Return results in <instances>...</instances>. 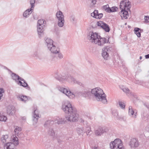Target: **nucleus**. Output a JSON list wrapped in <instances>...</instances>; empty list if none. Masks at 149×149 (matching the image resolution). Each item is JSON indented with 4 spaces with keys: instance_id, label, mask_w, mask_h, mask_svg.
Returning a JSON list of instances; mask_svg holds the SVG:
<instances>
[{
    "instance_id": "17",
    "label": "nucleus",
    "mask_w": 149,
    "mask_h": 149,
    "mask_svg": "<svg viewBox=\"0 0 149 149\" xmlns=\"http://www.w3.org/2000/svg\"><path fill=\"white\" fill-rule=\"evenodd\" d=\"M7 113L10 115H13L15 113L14 107L12 106H9L7 108Z\"/></svg>"
},
{
    "instance_id": "5",
    "label": "nucleus",
    "mask_w": 149,
    "mask_h": 149,
    "mask_svg": "<svg viewBox=\"0 0 149 149\" xmlns=\"http://www.w3.org/2000/svg\"><path fill=\"white\" fill-rule=\"evenodd\" d=\"M55 77L60 81L65 80L73 84H77L79 85L81 84V82L77 80L70 74H67L65 76H64L62 75L60 73L57 72L55 73Z\"/></svg>"
},
{
    "instance_id": "1",
    "label": "nucleus",
    "mask_w": 149,
    "mask_h": 149,
    "mask_svg": "<svg viewBox=\"0 0 149 149\" xmlns=\"http://www.w3.org/2000/svg\"><path fill=\"white\" fill-rule=\"evenodd\" d=\"M62 109L66 114H68L69 122H76L78 120V114L76 109L72 107L71 104L69 101H66L63 103Z\"/></svg>"
},
{
    "instance_id": "6",
    "label": "nucleus",
    "mask_w": 149,
    "mask_h": 149,
    "mask_svg": "<svg viewBox=\"0 0 149 149\" xmlns=\"http://www.w3.org/2000/svg\"><path fill=\"white\" fill-rule=\"evenodd\" d=\"M110 147L111 149H124L122 141L119 139H116L114 141L111 142Z\"/></svg>"
},
{
    "instance_id": "7",
    "label": "nucleus",
    "mask_w": 149,
    "mask_h": 149,
    "mask_svg": "<svg viewBox=\"0 0 149 149\" xmlns=\"http://www.w3.org/2000/svg\"><path fill=\"white\" fill-rule=\"evenodd\" d=\"M13 143H8L4 145V149H15V146H17L19 144L18 139L15 136H13Z\"/></svg>"
},
{
    "instance_id": "42",
    "label": "nucleus",
    "mask_w": 149,
    "mask_h": 149,
    "mask_svg": "<svg viewBox=\"0 0 149 149\" xmlns=\"http://www.w3.org/2000/svg\"><path fill=\"white\" fill-rule=\"evenodd\" d=\"M118 9V8L116 7H113L111 8H110V9H109V12H114L116 11V10Z\"/></svg>"
},
{
    "instance_id": "26",
    "label": "nucleus",
    "mask_w": 149,
    "mask_h": 149,
    "mask_svg": "<svg viewBox=\"0 0 149 149\" xmlns=\"http://www.w3.org/2000/svg\"><path fill=\"white\" fill-rule=\"evenodd\" d=\"M22 130V128L18 126H16L14 130V132L15 133V135L19 136V135L21 134V132Z\"/></svg>"
},
{
    "instance_id": "32",
    "label": "nucleus",
    "mask_w": 149,
    "mask_h": 149,
    "mask_svg": "<svg viewBox=\"0 0 149 149\" xmlns=\"http://www.w3.org/2000/svg\"><path fill=\"white\" fill-rule=\"evenodd\" d=\"M48 134L50 136L54 137L55 135V132L52 128H50L48 131Z\"/></svg>"
},
{
    "instance_id": "11",
    "label": "nucleus",
    "mask_w": 149,
    "mask_h": 149,
    "mask_svg": "<svg viewBox=\"0 0 149 149\" xmlns=\"http://www.w3.org/2000/svg\"><path fill=\"white\" fill-rule=\"evenodd\" d=\"M45 44L47 46L48 49L51 52L53 51V50L56 47L53 45V40L49 38H45Z\"/></svg>"
},
{
    "instance_id": "47",
    "label": "nucleus",
    "mask_w": 149,
    "mask_h": 149,
    "mask_svg": "<svg viewBox=\"0 0 149 149\" xmlns=\"http://www.w3.org/2000/svg\"><path fill=\"white\" fill-rule=\"evenodd\" d=\"M144 19L145 22H149V16H145L144 17Z\"/></svg>"
},
{
    "instance_id": "18",
    "label": "nucleus",
    "mask_w": 149,
    "mask_h": 149,
    "mask_svg": "<svg viewBox=\"0 0 149 149\" xmlns=\"http://www.w3.org/2000/svg\"><path fill=\"white\" fill-rule=\"evenodd\" d=\"M129 114L130 116L132 117L135 118H136L137 112H134L131 106H129Z\"/></svg>"
},
{
    "instance_id": "33",
    "label": "nucleus",
    "mask_w": 149,
    "mask_h": 149,
    "mask_svg": "<svg viewBox=\"0 0 149 149\" xmlns=\"http://www.w3.org/2000/svg\"><path fill=\"white\" fill-rule=\"evenodd\" d=\"M8 138V136L7 135H4L1 138V142L3 144L5 143L6 141V139Z\"/></svg>"
},
{
    "instance_id": "29",
    "label": "nucleus",
    "mask_w": 149,
    "mask_h": 149,
    "mask_svg": "<svg viewBox=\"0 0 149 149\" xmlns=\"http://www.w3.org/2000/svg\"><path fill=\"white\" fill-rule=\"evenodd\" d=\"M70 22L73 24H75L77 22V20L75 16L74 15H71L69 17Z\"/></svg>"
},
{
    "instance_id": "48",
    "label": "nucleus",
    "mask_w": 149,
    "mask_h": 149,
    "mask_svg": "<svg viewBox=\"0 0 149 149\" xmlns=\"http://www.w3.org/2000/svg\"><path fill=\"white\" fill-rule=\"evenodd\" d=\"M21 80H18V82L17 83V84L19 85H20V86H22V84H23L22 82L21 81Z\"/></svg>"
},
{
    "instance_id": "40",
    "label": "nucleus",
    "mask_w": 149,
    "mask_h": 149,
    "mask_svg": "<svg viewBox=\"0 0 149 149\" xmlns=\"http://www.w3.org/2000/svg\"><path fill=\"white\" fill-rule=\"evenodd\" d=\"M7 120L6 116L0 115V121L6 122Z\"/></svg>"
},
{
    "instance_id": "16",
    "label": "nucleus",
    "mask_w": 149,
    "mask_h": 149,
    "mask_svg": "<svg viewBox=\"0 0 149 149\" xmlns=\"http://www.w3.org/2000/svg\"><path fill=\"white\" fill-rule=\"evenodd\" d=\"M91 15L93 17L96 19H100L102 17L103 15L102 13H99L97 10H95L93 12L91 13Z\"/></svg>"
},
{
    "instance_id": "37",
    "label": "nucleus",
    "mask_w": 149,
    "mask_h": 149,
    "mask_svg": "<svg viewBox=\"0 0 149 149\" xmlns=\"http://www.w3.org/2000/svg\"><path fill=\"white\" fill-rule=\"evenodd\" d=\"M22 81H23L24 83L23 84H22V86L24 87H27V89L29 90H30V88L29 86H28V85L27 83L25 81L24 79V80Z\"/></svg>"
},
{
    "instance_id": "3",
    "label": "nucleus",
    "mask_w": 149,
    "mask_h": 149,
    "mask_svg": "<svg viewBox=\"0 0 149 149\" xmlns=\"http://www.w3.org/2000/svg\"><path fill=\"white\" fill-rule=\"evenodd\" d=\"M91 93L97 101H101L104 104H107L106 95L101 88H96L93 89L91 90Z\"/></svg>"
},
{
    "instance_id": "12",
    "label": "nucleus",
    "mask_w": 149,
    "mask_h": 149,
    "mask_svg": "<svg viewBox=\"0 0 149 149\" xmlns=\"http://www.w3.org/2000/svg\"><path fill=\"white\" fill-rule=\"evenodd\" d=\"M96 24L98 26H100L106 32H109L110 30L109 25L102 21L97 22Z\"/></svg>"
},
{
    "instance_id": "35",
    "label": "nucleus",
    "mask_w": 149,
    "mask_h": 149,
    "mask_svg": "<svg viewBox=\"0 0 149 149\" xmlns=\"http://www.w3.org/2000/svg\"><path fill=\"white\" fill-rule=\"evenodd\" d=\"M120 88L123 92L126 93L127 94L129 93L130 91L128 88L124 87L123 86L120 87Z\"/></svg>"
},
{
    "instance_id": "2",
    "label": "nucleus",
    "mask_w": 149,
    "mask_h": 149,
    "mask_svg": "<svg viewBox=\"0 0 149 149\" xmlns=\"http://www.w3.org/2000/svg\"><path fill=\"white\" fill-rule=\"evenodd\" d=\"M87 38L91 42L100 46H103L108 41L106 38H101L100 36L98 35L97 33L93 31L89 32Z\"/></svg>"
},
{
    "instance_id": "24",
    "label": "nucleus",
    "mask_w": 149,
    "mask_h": 149,
    "mask_svg": "<svg viewBox=\"0 0 149 149\" xmlns=\"http://www.w3.org/2000/svg\"><path fill=\"white\" fill-rule=\"evenodd\" d=\"M85 130V132H86L88 135H90L92 133L91 131V128L90 126L88 124H86V125L84 127Z\"/></svg>"
},
{
    "instance_id": "38",
    "label": "nucleus",
    "mask_w": 149,
    "mask_h": 149,
    "mask_svg": "<svg viewBox=\"0 0 149 149\" xmlns=\"http://www.w3.org/2000/svg\"><path fill=\"white\" fill-rule=\"evenodd\" d=\"M118 104L121 109H125V105L123 102L120 101H119L118 102Z\"/></svg>"
},
{
    "instance_id": "23",
    "label": "nucleus",
    "mask_w": 149,
    "mask_h": 149,
    "mask_svg": "<svg viewBox=\"0 0 149 149\" xmlns=\"http://www.w3.org/2000/svg\"><path fill=\"white\" fill-rule=\"evenodd\" d=\"M11 76L12 79L14 80H15L16 81H17V80H21V81H23L24 79L20 77H19L18 75L14 73H12L11 74Z\"/></svg>"
},
{
    "instance_id": "39",
    "label": "nucleus",
    "mask_w": 149,
    "mask_h": 149,
    "mask_svg": "<svg viewBox=\"0 0 149 149\" xmlns=\"http://www.w3.org/2000/svg\"><path fill=\"white\" fill-rule=\"evenodd\" d=\"M30 2L31 6L30 8L33 10V8L35 6L34 3L35 2V0H30Z\"/></svg>"
},
{
    "instance_id": "44",
    "label": "nucleus",
    "mask_w": 149,
    "mask_h": 149,
    "mask_svg": "<svg viewBox=\"0 0 149 149\" xmlns=\"http://www.w3.org/2000/svg\"><path fill=\"white\" fill-rule=\"evenodd\" d=\"M83 93L85 97H87L90 94L91 91L86 90L84 91Z\"/></svg>"
},
{
    "instance_id": "30",
    "label": "nucleus",
    "mask_w": 149,
    "mask_h": 149,
    "mask_svg": "<svg viewBox=\"0 0 149 149\" xmlns=\"http://www.w3.org/2000/svg\"><path fill=\"white\" fill-rule=\"evenodd\" d=\"M139 31H141V29L138 28H135L134 29V33L138 37H141V33Z\"/></svg>"
},
{
    "instance_id": "15",
    "label": "nucleus",
    "mask_w": 149,
    "mask_h": 149,
    "mask_svg": "<svg viewBox=\"0 0 149 149\" xmlns=\"http://www.w3.org/2000/svg\"><path fill=\"white\" fill-rule=\"evenodd\" d=\"M107 130L106 128L100 127L95 130V134L96 136H100L106 132Z\"/></svg>"
},
{
    "instance_id": "4",
    "label": "nucleus",
    "mask_w": 149,
    "mask_h": 149,
    "mask_svg": "<svg viewBox=\"0 0 149 149\" xmlns=\"http://www.w3.org/2000/svg\"><path fill=\"white\" fill-rule=\"evenodd\" d=\"M130 2L128 0H124L121 1L120 8L121 11L119 14L122 19H127L129 15L127 10H130Z\"/></svg>"
},
{
    "instance_id": "21",
    "label": "nucleus",
    "mask_w": 149,
    "mask_h": 149,
    "mask_svg": "<svg viewBox=\"0 0 149 149\" xmlns=\"http://www.w3.org/2000/svg\"><path fill=\"white\" fill-rule=\"evenodd\" d=\"M33 10L31 8L26 10L23 13V16L25 18L28 17L29 16L30 14L31 13Z\"/></svg>"
},
{
    "instance_id": "46",
    "label": "nucleus",
    "mask_w": 149,
    "mask_h": 149,
    "mask_svg": "<svg viewBox=\"0 0 149 149\" xmlns=\"http://www.w3.org/2000/svg\"><path fill=\"white\" fill-rule=\"evenodd\" d=\"M4 91L3 89L2 88H0V100L1 99V97L2 96V93H3Z\"/></svg>"
},
{
    "instance_id": "27",
    "label": "nucleus",
    "mask_w": 149,
    "mask_h": 149,
    "mask_svg": "<svg viewBox=\"0 0 149 149\" xmlns=\"http://www.w3.org/2000/svg\"><path fill=\"white\" fill-rule=\"evenodd\" d=\"M18 97L19 100L24 102H25L28 100V98L26 96L22 95H19ZM29 98H30L29 97Z\"/></svg>"
},
{
    "instance_id": "45",
    "label": "nucleus",
    "mask_w": 149,
    "mask_h": 149,
    "mask_svg": "<svg viewBox=\"0 0 149 149\" xmlns=\"http://www.w3.org/2000/svg\"><path fill=\"white\" fill-rule=\"evenodd\" d=\"M103 9L105 10L106 11L109 12V9H110V8L109 6V5H107L105 6H103Z\"/></svg>"
},
{
    "instance_id": "8",
    "label": "nucleus",
    "mask_w": 149,
    "mask_h": 149,
    "mask_svg": "<svg viewBox=\"0 0 149 149\" xmlns=\"http://www.w3.org/2000/svg\"><path fill=\"white\" fill-rule=\"evenodd\" d=\"M51 52L55 54V55L52 59V61L56 62L58 61V59H61L63 58V55L60 52L59 49L57 47H56L53 50V51Z\"/></svg>"
},
{
    "instance_id": "51",
    "label": "nucleus",
    "mask_w": 149,
    "mask_h": 149,
    "mask_svg": "<svg viewBox=\"0 0 149 149\" xmlns=\"http://www.w3.org/2000/svg\"><path fill=\"white\" fill-rule=\"evenodd\" d=\"M145 57L146 59L149 58V54L147 55H145Z\"/></svg>"
},
{
    "instance_id": "41",
    "label": "nucleus",
    "mask_w": 149,
    "mask_h": 149,
    "mask_svg": "<svg viewBox=\"0 0 149 149\" xmlns=\"http://www.w3.org/2000/svg\"><path fill=\"white\" fill-rule=\"evenodd\" d=\"M62 118L63 121L62 122H63V124H65L67 122H69V119H68V116L63 117Z\"/></svg>"
},
{
    "instance_id": "49",
    "label": "nucleus",
    "mask_w": 149,
    "mask_h": 149,
    "mask_svg": "<svg viewBox=\"0 0 149 149\" xmlns=\"http://www.w3.org/2000/svg\"><path fill=\"white\" fill-rule=\"evenodd\" d=\"M33 56L34 57H36L38 56V52H34V53Z\"/></svg>"
},
{
    "instance_id": "19",
    "label": "nucleus",
    "mask_w": 149,
    "mask_h": 149,
    "mask_svg": "<svg viewBox=\"0 0 149 149\" xmlns=\"http://www.w3.org/2000/svg\"><path fill=\"white\" fill-rule=\"evenodd\" d=\"M37 30L38 35V36L39 38H40V37L42 36L44 34V30L43 28V26H40L37 25Z\"/></svg>"
},
{
    "instance_id": "9",
    "label": "nucleus",
    "mask_w": 149,
    "mask_h": 149,
    "mask_svg": "<svg viewBox=\"0 0 149 149\" xmlns=\"http://www.w3.org/2000/svg\"><path fill=\"white\" fill-rule=\"evenodd\" d=\"M58 89L59 91L65 94L70 99H73L75 97V94L71 92L68 89L60 87L58 88Z\"/></svg>"
},
{
    "instance_id": "25",
    "label": "nucleus",
    "mask_w": 149,
    "mask_h": 149,
    "mask_svg": "<svg viewBox=\"0 0 149 149\" xmlns=\"http://www.w3.org/2000/svg\"><path fill=\"white\" fill-rule=\"evenodd\" d=\"M77 131L79 135H82L85 133L84 128L82 126L78 127L77 129Z\"/></svg>"
},
{
    "instance_id": "50",
    "label": "nucleus",
    "mask_w": 149,
    "mask_h": 149,
    "mask_svg": "<svg viewBox=\"0 0 149 149\" xmlns=\"http://www.w3.org/2000/svg\"><path fill=\"white\" fill-rule=\"evenodd\" d=\"M98 148L97 146H94L92 147L91 148V149H98Z\"/></svg>"
},
{
    "instance_id": "53",
    "label": "nucleus",
    "mask_w": 149,
    "mask_h": 149,
    "mask_svg": "<svg viewBox=\"0 0 149 149\" xmlns=\"http://www.w3.org/2000/svg\"><path fill=\"white\" fill-rule=\"evenodd\" d=\"M142 56H140V57L139 58H140V60H141V59H142Z\"/></svg>"
},
{
    "instance_id": "22",
    "label": "nucleus",
    "mask_w": 149,
    "mask_h": 149,
    "mask_svg": "<svg viewBox=\"0 0 149 149\" xmlns=\"http://www.w3.org/2000/svg\"><path fill=\"white\" fill-rule=\"evenodd\" d=\"M54 121L52 120H49L45 122L44 124V126L46 128H48L54 124Z\"/></svg>"
},
{
    "instance_id": "34",
    "label": "nucleus",
    "mask_w": 149,
    "mask_h": 149,
    "mask_svg": "<svg viewBox=\"0 0 149 149\" xmlns=\"http://www.w3.org/2000/svg\"><path fill=\"white\" fill-rule=\"evenodd\" d=\"M45 22H45V21L44 19H39L38 21L37 25L40 26H44Z\"/></svg>"
},
{
    "instance_id": "13",
    "label": "nucleus",
    "mask_w": 149,
    "mask_h": 149,
    "mask_svg": "<svg viewBox=\"0 0 149 149\" xmlns=\"http://www.w3.org/2000/svg\"><path fill=\"white\" fill-rule=\"evenodd\" d=\"M129 145L131 148H136L138 147L139 143L138 140L136 138H132L130 140Z\"/></svg>"
},
{
    "instance_id": "52",
    "label": "nucleus",
    "mask_w": 149,
    "mask_h": 149,
    "mask_svg": "<svg viewBox=\"0 0 149 149\" xmlns=\"http://www.w3.org/2000/svg\"><path fill=\"white\" fill-rule=\"evenodd\" d=\"M22 119L24 120V121H25L26 120V118L25 117H22Z\"/></svg>"
},
{
    "instance_id": "36",
    "label": "nucleus",
    "mask_w": 149,
    "mask_h": 149,
    "mask_svg": "<svg viewBox=\"0 0 149 149\" xmlns=\"http://www.w3.org/2000/svg\"><path fill=\"white\" fill-rule=\"evenodd\" d=\"M90 3L91 7H94L95 6V5L96 4L97 0H88Z\"/></svg>"
},
{
    "instance_id": "20",
    "label": "nucleus",
    "mask_w": 149,
    "mask_h": 149,
    "mask_svg": "<svg viewBox=\"0 0 149 149\" xmlns=\"http://www.w3.org/2000/svg\"><path fill=\"white\" fill-rule=\"evenodd\" d=\"M56 17L57 20L60 19H64V16L63 13L59 10L58 11L56 14Z\"/></svg>"
},
{
    "instance_id": "14",
    "label": "nucleus",
    "mask_w": 149,
    "mask_h": 149,
    "mask_svg": "<svg viewBox=\"0 0 149 149\" xmlns=\"http://www.w3.org/2000/svg\"><path fill=\"white\" fill-rule=\"evenodd\" d=\"M39 117L37 109H35L33 115V125L35 126Z\"/></svg>"
},
{
    "instance_id": "31",
    "label": "nucleus",
    "mask_w": 149,
    "mask_h": 149,
    "mask_svg": "<svg viewBox=\"0 0 149 149\" xmlns=\"http://www.w3.org/2000/svg\"><path fill=\"white\" fill-rule=\"evenodd\" d=\"M58 21V25L60 27H62L64 25L65 22V20L64 19H60L57 20Z\"/></svg>"
},
{
    "instance_id": "10",
    "label": "nucleus",
    "mask_w": 149,
    "mask_h": 149,
    "mask_svg": "<svg viewBox=\"0 0 149 149\" xmlns=\"http://www.w3.org/2000/svg\"><path fill=\"white\" fill-rule=\"evenodd\" d=\"M113 50L111 47L107 46L104 48L102 49V56L106 60L107 59L109 56V54Z\"/></svg>"
},
{
    "instance_id": "28",
    "label": "nucleus",
    "mask_w": 149,
    "mask_h": 149,
    "mask_svg": "<svg viewBox=\"0 0 149 149\" xmlns=\"http://www.w3.org/2000/svg\"><path fill=\"white\" fill-rule=\"evenodd\" d=\"M62 118H60L58 117H56L54 119V122L58 124H63Z\"/></svg>"
},
{
    "instance_id": "43",
    "label": "nucleus",
    "mask_w": 149,
    "mask_h": 149,
    "mask_svg": "<svg viewBox=\"0 0 149 149\" xmlns=\"http://www.w3.org/2000/svg\"><path fill=\"white\" fill-rule=\"evenodd\" d=\"M112 115L115 118H118V112L116 110L113 111Z\"/></svg>"
}]
</instances>
